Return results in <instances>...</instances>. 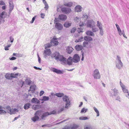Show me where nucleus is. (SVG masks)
Returning <instances> with one entry per match:
<instances>
[{"instance_id": "obj_1", "label": "nucleus", "mask_w": 129, "mask_h": 129, "mask_svg": "<svg viewBox=\"0 0 129 129\" xmlns=\"http://www.w3.org/2000/svg\"><path fill=\"white\" fill-rule=\"evenodd\" d=\"M51 56L52 58H55L56 60H59L62 64L64 65L66 64L67 63L69 65H71L73 62L72 57H70L66 60V58L60 55L58 52H55L52 54Z\"/></svg>"}, {"instance_id": "obj_2", "label": "nucleus", "mask_w": 129, "mask_h": 129, "mask_svg": "<svg viewBox=\"0 0 129 129\" xmlns=\"http://www.w3.org/2000/svg\"><path fill=\"white\" fill-rule=\"evenodd\" d=\"M62 99L63 101L66 102L65 108L66 109H68L71 104L70 101L68 97L66 95L63 96L62 98Z\"/></svg>"}, {"instance_id": "obj_3", "label": "nucleus", "mask_w": 129, "mask_h": 129, "mask_svg": "<svg viewBox=\"0 0 129 129\" xmlns=\"http://www.w3.org/2000/svg\"><path fill=\"white\" fill-rule=\"evenodd\" d=\"M93 76L95 79H99L101 77L100 74L98 70L96 69L94 71L93 73Z\"/></svg>"}, {"instance_id": "obj_4", "label": "nucleus", "mask_w": 129, "mask_h": 129, "mask_svg": "<svg viewBox=\"0 0 129 129\" xmlns=\"http://www.w3.org/2000/svg\"><path fill=\"white\" fill-rule=\"evenodd\" d=\"M86 25L87 27L91 28L95 25V22L92 20H88L86 24Z\"/></svg>"}, {"instance_id": "obj_5", "label": "nucleus", "mask_w": 129, "mask_h": 129, "mask_svg": "<svg viewBox=\"0 0 129 129\" xmlns=\"http://www.w3.org/2000/svg\"><path fill=\"white\" fill-rule=\"evenodd\" d=\"M80 57L77 54H75L72 58L73 62L76 63L80 61Z\"/></svg>"}, {"instance_id": "obj_6", "label": "nucleus", "mask_w": 129, "mask_h": 129, "mask_svg": "<svg viewBox=\"0 0 129 129\" xmlns=\"http://www.w3.org/2000/svg\"><path fill=\"white\" fill-rule=\"evenodd\" d=\"M61 11L66 14H68L71 11V8H70L64 7L62 8Z\"/></svg>"}, {"instance_id": "obj_7", "label": "nucleus", "mask_w": 129, "mask_h": 129, "mask_svg": "<svg viewBox=\"0 0 129 129\" xmlns=\"http://www.w3.org/2000/svg\"><path fill=\"white\" fill-rule=\"evenodd\" d=\"M51 53V52L49 49H46L44 51L43 55L44 57L46 58L47 57V56L49 55Z\"/></svg>"}, {"instance_id": "obj_8", "label": "nucleus", "mask_w": 129, "mask_h": 129, "mask_svg": "<svg viewBox=\"0 0 129 129\" xmlns=\"http://www.w3.org/2000/svg\"><path fill=\"white\" fill-rule=\"evenodd\" d=\"M58 41L57 39L55 38H53L51 40V43L52 46H56L58 43Z\"/></svg>"}, {"instance_id": "obj_9", "label": "nucleus", "mask_w": 129, "mask_h": 129, "mask_svg": "<svg viewBox=\"0 0 129 129\" xmlns=\"http://www.w3.org/2000/svg\"><path fill=\"white\" fill-rule=\"evenodd\" d=\"M110 96H116L118 93V90L115 88L112 89L110 92Z\"/></svg>"}, {"instance_id": "obj_10", "label": "nucleus", "mask_w": 129, "mask_h": 129, "mask_svg": "<svg viewBox=\"0 0 129 129\" xmlns=\"http://www.w3.org/2000/svg\"><path fill=\"white\" fill-rule=\"evenodd\" d=\"M55 27L58 30H61L63 28V26L61 24L56 22L55 24Z\"/></svg>"}, {"instance_id": "obj_11", "label": "nucleus", "mask_w": 129, "mask_h": 129, "mask_svg": "<svg viewBox=\"0 0 129 129\" xmlns=\"http://www.w3.org/2000/svg\"><path fill=\"white\" fill-rule=\"evenodd\" d=\"M51 70L52 71L58 74H63L62 71L54 68H51Z\"/></svg>"}, {"instance_id": "obj_12", "label": "nucleus", "mask_w": 129, "mask_h": 129, "mask_svg": "<svg viewBox=\"0 0 129 129\" xmlns=\"http://www.w3.org/2000/svg\"><path fill=\"white\" fill-rule=\"evenodd\" d=\"M116 67L118 69H120L123 66V64L122 62H116Z\"/></svg>"}, {"instance_id": "obj_13", "label": "nucleus", "mask_w": 129, "mask_h": 129, "mask_svg": "<svg viewBox=\"0 0 129 129\" xmlns=\"http://www.w3.org/2000/svg\"><path fill=\"white\" fill-rule=\"evenodd\" d=\"M55 95L58 97H61L63 95V94L62 93H58L55 94L53 93H51V95H49V96L51 97V96H54Z\"/></svg>"}, {"instance_id": "obj_14", "label": "nucleus", "mask_w": 129, "mask_h": 129, "mask_svg": "<svg viewBox=\"0 0 129 129\" xmlns=\"http://www.w3.org/2000/svg\"><path fill=\"white\" fill-rule=\"evenodd\" d=\"M58 18L60 20L64 21L66 19L67 17L66 15L61 14L59 15Z\"/></svg>"}, {"instance_id": "obj_15", "label": "nucleus", "mask_w": 129, "mask_h": 129, "mask_svg": "<svg viewBox=\"0 0 129 129\" xmlns=\"http://www.w3.org/2000/svg\"><path fill=\"white\" fill-rule=\"evenodd\" d=\"M75 11L77 12H80L82 10V7L80 5H77L75 8Z\"/></svg>"}, {"instance_id": "obj_16", "label": "nucleus", "mask_w": 129, "mask_h": 129, "mask_svg": "<svg viewBox=\"0 0 129 129\" xmlns=\"http://www.w3.org/2000/svg\"><path fill=\"white\" fill-rule=\"evenodd\" d=\"M76 50L77 51L81 50L83 48V47L82 46L80 45H77L75 47Z\"/></svg>"}, {"instance_id": "obj_17", "label": "nucleus", "mask_w": 129, "mask_h": 129, "mask_svg": "<svg viewBox=\"0 0 129 129\" xmlns=\"http://www.w3.org/2000/svg\"><path fill=\"white\" fill-rule=\"evenodd\" d=\"M3 107L1 106H0V114H5L6 113V112L3 110Z\"/></svg>"}, {"instance_id": "obj_18", "label": "nucleus", "mask_w": 129, "mask_h": 129, "mask_svg": "<svg viewBox=\"0 0 129 129\" xmlns=\"http://www.w3.org/2000/svg\"><path fill=\"white\" fill-rule=\"evenodd\" d=\"M86 34L89 36H94V34L91 31L88 30L86 32Z\"/></svg>"}, {"instance_id": "obj_19", "label": "nucleus", "mask_w": 129, "mask_h": 129, "mask_svg": "<svg viewBox=\"0 0 129 129\" xmlns=\"http://www.w3.org/2000/svg\"><path fill=\"white\" fill-rule=\"evenodd\" d=\"M92 28V31L93 33H95L98 31L99 30V28L96 27L95 25L91 28Z\"/></svg>"}, {"instance_id": "obj_20", "label": "nucleus", "mask_w": 129, "mask_h": 129, "mask_svg": "<svg viewBox=\"0 0 129 129\" xmlns=\"http://www.w3.org/2000/svg\"><path fill=\"white\" fill-rule=\"evenodd\" d=\"M31 102L32 103L36 104H39L40 102L39 101L35 98H33L31 100Z\"/></svg>"}, {"instance_id": "obj_21", "label": "nucleus", "mask_w": 129, "mask_h": 129, "mask_svg": "<svg viewBox=\"0 0 129 129\" xmlns=\"http://www.w3.org/2000/svg\"><path fill=\"white\" fill-rule=\"evenodd\" d=\"M50 115V113H49V112H47L43 114L42 115L41 118L42 119H44L45 117Z\"/></svg>"}, {"instance_id": "obj_22", "label": "nucleus", "mask_w": 129, "mask_h": 129, "mask_svg": "<svg viewBox=\"0 0 129 129\" xmlns=\"http://www.w3.org/2000/svg\"><path fill=\"white\" fill-rule=\"evenodd\" d=\"M41 106L40 105H33L32 107V108L34 110H37L40 108Z\"/></svg>"}, {"instance_id": "obj_23", "label": "nucleus", "mask_w": 129, "mask_h": 129, "mask_svg": "<svg viewBox=\"0 0 129 129\" xmlns=\"http://www.w3.org/2000/svg\"><path fill=\"white\" fill-rule=\"evenodd\" d=\"M39 119V117L37 115L31 118V120L34 122H35L38 120Z\"/></svg>"}, {"instance_id": "obj_24", "label": "nucleus", "mask_w": 129, "mask_h": 129, "mask_svg": "<svg viewBox=\"0 0 129 129\" xmlns=\"http://www.w3.org/2000/svg\"><path fill=\"white\" fill-rule=\"evenodd\" d=\"M96 25L99 28V29L103 28V25L101 22L99 21H97V24Z\"/></svg>"}, {"instance_id": "obj_25", "label": "nucleus", "mask_w": 129, "mask_h": 129, "mask_svg": "<svg viewBox=\"0 0 129 129\" xmlns=\"http://www.w3.org/2000/svg\"><path fill=\"white\" fill-rule=\"evenodd\" d=\"M64 5L65 6L71 7L73 5V3L71 2L65 3L64 4Z\"/></svg>"}, {"instance_id": "obj_26", "label": "nucleus", "mask_w": 129, "mask_h": 129, "mask_svg": "<svg viewBox=\"0 0 129 129\" xmlns=\"http://www.w3.org/2000/svg\"><path fill=\"white\" fill-rule=\"evenodd\" d=\"M84 39L85 40L87 41H91L92 40L91 37L88 36H85L84 37Z\"/></svg>"}, {"instance_id": "obj_27", "label": "nucleus", "mask_w": 129, "mask_h": 129, "mask_svg": "<svg viewBox=\"0 0 129 129\" xmlns=\"http://www.w3.org/2000/svg\"><path fill=\"white\" fill-rule=\"evenodd\" d=\"M7 109V111L8 113L11 115V113L12 112V109H11L10 107L9 106H7L6 107Z\"/></svg>"}, {"instance_id": "obj_28", "label": "nucleus", "mask_w": 129, "mask_h": 129, "mask_svg": "<svg viewBox=\"0 0 129 129\" xmlns=\"http://www.w3.org/2000/svg\"><path fill=\"white\" fill-rule=\"evenodd\" d=\"M6 78L9 79H12V75L11 74L8 73L6 74L5 75Z\"/></svg>"}, {"instance_id": "obj_29", "label": "nucleus", "mask_w": 129, "mask_h": 129, "mask_svg": "<svg viewBox=\"0 0 129 129\" xmlns=\"http://www.w3.org/2000/svg\"><path fill=\"white\" fill-rule=\"evenodd\" d=\"M67 51L68 53L70 54L71 53L73 50V48L71 47H69L67 49Z\"/></svg>"}, {"instance_id": "obj_30", "label": "nucleus", "mask_w": 129, "mask_h": 129, "mask_svg": "<svg viewBox=\"0 0 129 129\" xmlns=\"http://www.w3.org/2000/svg\"><path fill=\"white\" fill-rule=\"evenodd\" d=\"M71 23L68 22H66L64 24V26L66 27H68L71 25Z\"/></svg>"}, {"instance_id": "obj_31", "label": "nucleus", "mask_w": 129, "mask_h": 129, "mask_svg": "<svg viewBox=\"0 0 129 129\" xmlns=\"http://www.w3.org/2000/svg\"><path fill=\"white\" fill-rule=\"evenodd\" d=\"M30 105L31 104L30 103H26L24 105V108L25 110H27L29 108V107Z\"/></svg>"}, {"instance_id": "obj_32", "label": "nucleus", "mask_w": 129, "mask_h": 129, "mask_svg": "<svg viewBox=\"0 0 129 129\" xmlns=\"http://www.w3.org/2000/svg\"><path fill=\"white\" fill-rule=\"evenodd\" d=\"M10 9L13 10L14 8V6L12 2L10 1L9 2Z\"/></svg>"}, {"instance_id": "obj_33", "label": "nucleus", "mask_w": 129, "mask_h": 129, "mask_svg": "<svg viewBox=\"0 0 129 129\" xmlns=\"http://www.w3.org/2000/svg\"><path fill=\"white\" fill-rule=\"evenodd\" d=\"M6 15V12L5 11H3L1 14L0 17L1 18H5Z\"/></svg>"}, {"instance_id": "obj_34", "label": "nucleus", "mask_w": 129, "mask_h": 129, "mask_svg": "<svg viewBox=\"0 0 129 129\" xmlns=\"http://www.w3.org/2000/svg\"><path fill=\"white\" fill-rule=\"evenodd\" d=\"M49 98L48 96H44L43 97V99L41 100V101H46L48 100Z\"/></svg>"}, {"instance_id": "obj_35", "label": "nucleus", "mask_w": 129, "mask_h": 129, "mask_svg": "<svg viewBox=\"0 0 129 129\" xmlns=\"http://www.w3.org/2000/svg\"><path fill=\"white\" fill-rule=\"evenodd\" d=\"M11 75H12V78H17L19 76V73H17L15 74H14L13 73H11Z\"/></svg>"}, {"instance_id": "obj_36", "label": "nucleus", "mask_w": 129, "mask_h": 129, "mask_svg": "<svg viewBox=\"0 0 129 129\" xmlns=\"http://www.w3.org/2000/svg\"><path fill=\"white\" fill-rule=\"evenodd\" d=\"M36 87V86L35 85H31L30 86V90L31 91L35 90Z\"/></svg>"}, {"instance_id": "obj_37", "label": "nucleus", "mask_w": 129, "mask_h": 129, "mask_svg": "<svg viewBox=\"0 0 129 129\" xmlns=\"http://www.w3.org/2000/svg\"><path fill=\"white\" fill-rule=\"evenodd\" d=\"M74 19L76 22H78L81 20L80 17L77 16L74 17Z\"/></svg>"}, {"instance_id": "obj_38", "label": "nucleus", "mask_w": 129, "mask_h": 129, "mask_svg": "<svg viewBox=\"0 0 129 129\" xmlns=\"http://www.w3.org/2000/svg\"><path fill=\"white\" fill-rule=\"evenodd\" d=\"M93 109L95 112L96 113V116H99L100 115L97 109L95 107H93Z\"/></svg>"}, {"instance_id": "obj_39", "label": "nucleus", "mask_w": 129, "mask_h": 129, "mask_svg": "<svg viewBox=\"0 0 129 129\" xmlns=\"http://www.w3.org/2000/svg\"><path fill=\"white\" fill-rule=\"evenodd\" d=\"M12 112L11 113V114H15L16 112H18V110L16 108L14 109H12Z\"/></svg>"}, {"instance_id": "obj_40", "label": "nucleus", "mask_w": 129, "mask_h": 129, "mask_svg": "<svg viewBox=\"0 0 129 129\" xmlns=\"http://www.w3.org/2000/svg\"><path fill=\"white\" fill-rule=\"evenodd\" d=\"M120 85L122 88V90L126 88L125 86L121 82V80L120 81Z\"/></svg>"}, {"instance_id": "obj_41", "label": "nucleus", "mask_w": 129, "mask_h": 129, "mask_svg": "<svg viewBox=\"0 0 129 129\" xmlns=\"http://www.w3.org/2000/svg\"><path fill=\"white\" fill-rule=\"evenodd\" d=\"M121 57L119 55H117L116 59V62H119L121 61Z\"/></svg>"}, {"instance_id": "obj_42", "label": "nucleus", "mask_w": 129, "mask_h": 129, "mask_svg": "<svg viewBox=\"0 0 129 129\" xmlns=\"http://www.w3.org/2000/svg\"><path fill=\"white\" fill-rule=\"evenodd\" d=\"M88 16L86 13L84 14L82 16V18L84 19V20L86 21L88 19Z\"/></svg>"}, {"instance_id": "obj_43", "label": "nucleus", "mask_w": 129, "mask_h": 129, "mask_svg": "<svg viewBox=\"0 0 129 129\" xmlns=\"http://www.w3.org/2000/svg\"><path fill=\"white\" fill-rule=\"evenodd\" d=\"M88 42L87 41H84L83 42V46L87 48L88 47Z\"/></svg>"}, {"instance_id": "obj_44", "label": "nucleus", "mask_w": 129, "mask_h": 129, "mask_svg": "<svg viewBox=\"0 0 129 129\" xmlns=\"http://www.w3.org/2000/svg\"><path fill=\"white\" fill-rule=\"evenodd\" d=\"M79 119L80 120H87L89 119V118L87 117L81 116L79 118Z\"/></svg>"}, {"instance_id": "obj_45", "label": "nucleus", "mask_w": 129, "mask_h": 129, "mask_svg": "<svg viewBox=\"0 0 129 129\" xmlns=\"http://www.w3.org/2000/svg\"><path fill=\"white\" fill-rule=\"evenodd\" d=\"M88 110V109L87 108H83L81 110V113H85Z\"/></svg>"}, {"instance_id": "obj_46", "label": "nucleus", "mask_w": 129, "mask_h": 129, "mask_svg": "<svg viewBox=\"0 0 129 129\" xmlns=\"http://www.w3.org/2000/svg\"><path fill=\"white\" fill-rule=\"evenodd\" d=\"M83 37H81L80 38H79L78 40H76L75 42H81L83 40Z\"/></svg>"}, {"instance_id": "obj_47", "label": "nucleus", "mask_w": 129, "mask_h": 129, "mask_svg": "<svg viewBox=\"0 0 129 129\" xmlns=\"http://www.w3.org/2000/svg\"><path fill=\"white\" fill-rule=\"evenodd\" d=\"M51 46H52L51 44V43H50L46 44L45 45V48H49Z\"/></svg>"}, {"instance_id": "obj_48", "label": "nucleus", "mask_w": 129, "mask_h": 129, "mask_svg": "<svg viewBox=\"0 0 129 129\" xmlns=\"http://www.w3.org/2000/svg\"><path fill=\"white\" fill-rule=\"evenodd\" d=\"M25 82L28 85H29L30 84L31 81L29 79H27L26 80Z\"/></svg>"}, {"instance_id": "obj_49", "label": "nucleus", "mask_w": 129, "mask_h": 129, "mask_svg": "<svg viewBox=\"0 0 129 129\" xmlns=\"http://www.w3.org/2000/svg\"><path fill=\"white\" fill-rule=\"evenodd\" d=\"M100 30V34L101 36L103 35L104 32H103V28L99 29Z\"/></svg>"}, {"instance_id": "obj_50", "label": "nucleus", "mask_w": 129, "mask_h": 129, "mask_svg": "<svg viewBox=\"0 0 129 129\" xmlns=\"http://www.w3.org/2000/svg\"><path fill=\"white\" fill-rule=\"evenodd\" d=\"M64 107H63L62 108H59L58 110V113H59L61 112H62L63 111V110H64Z\"/></svg>"}, {"instance_id": "obj_51", "label": "nucleus", "mask_w": 129, "mask_h": 129, "mask_svg": "<svg viewBox=\"0 0 129 129\" xmlns=\"http://www.w3.org/2000/svg\"><path fill=\"white\" fill-rule=\"evenodd\" d=\"M78 126L76 124L73 125L72 126L70 127V129H75L77 128L78 127Z\"/></svg>"}, {"instance_id": "obj_52", "label": "nucleus", "mask_w": 129, "mask_h": 129, "mask_svg": "<svg viewBox=\"0 0 129 129\" xmlns=\"http://www.w3.org/2000/svg\"><path fill=\"white\" fill-rule=\"evenodd\" d=\"M84 129H91V127L90 125H86L84 126Z\"/></svg>"}, {"instance_id": "obj_53", "label": "nucleus", "mask_w": 129, "mask_h": 129, "mask_svg": "<svg viewBox=\"0 0 129 129\" xmlns=\"http://www.w3.org/2000/svg\"><path fill=\"white\" fill-rule=\"evenodd\" d=\"M85 25H86V24L85 23H84L81 22H80L79 23V25L80 27L84 26Z\"/></svg>"}, {"instance_id": "obj_54", "label": "nucleus", "mask_w": 129, "mask_h": 129, "mask_svg": "<svg viewBox=\"0 0 129 129\" xmlns=\"http://www.w3.org/2000/svg\"><path fill=\"white\" fill-rule=\"evenodd\" d=\"M41 113V112L40 111H37L35 114V115H38Z\"/></svg>"}, {"instance_id": "obj_55", "label": "nucleus", "mask_w": 129, "mask_h": 129, "mask_svg": "<svg viewBox=\"0 0 129 129\" xmlns=\"http://www.w3.org/2000/svg\"><path fill=\"white\" fill-rule=\"evenodd\" d=\"M36 16H35L33 18L31 21L30 22L31 23H32L34 22V21L36 18Z\"/></svg>"}, {"instance_id": "obj_56", "label": "nucleus", "mask_w": 129, "mask_h": 129, "mask_svg": "<svg viewBox=\"0 0 129 129\" xmlns=\"http://www.w3.org/2000/svg\"><path fill=\"white\" fill-rule=\"evenodd\" d=\"M22 54L20 53H17L16 57H21L22 56Z\"/></svg>"}, {"instance_id": "obj_57", "label": "nucleus", "mask_w": 129, "mask_h": 129, "mask_svg": "<svg viewBox=\"0 0 129 129\" xmlns=\"http://www.w3.org/2000/svg\"><path fill=\"white\" fill-rule=\"evenodd\" d=\"M77 31L79 33L82 32H83V29L80 28L78 29L77 30Z\"/></svg>"}, {"instance_id": "obj_58", "label": "nucleus", "mask_w": 129, "mask_h": 129, "mask_svg": "<svg viewBox=\"0 0 129 129\" xmlns=\"http://www.w3.org/2000/svg\"><path fill=\"white\" fill-rule=\"evenodd\" d=\"M14 39L13 38V37H12L11 36V37H10V42L11 43L13 42V41H14Z\"/></svg>"}, {"instance_id": "obj_59", "label": "nucleus", "mask_w": 129, "mask_h": 129, "mask_svg": "<svg viewBox=\"0 0 129 129\" xmlns=\"http://www.w3.org/2000/svg\"><path fill=\"white\" fill-rule=\"evenodd\" d=\"M122 91L124 93H127L128 91V90L126 88L123 90Z\"/></svg>"}, {"instance_id": "obj_60", "label": "nucleus", "mask_w": 129, "mask_h": 129, "mask_svg": "<svg viewBox=\"0 0 129 129\" xmlns=\"http://www.w3.org/2000/svg\"><path fill=\"white\" fill-rule=\"evenodd\" d=\"M44 92L43 91H41L40 93V96H41L42 95H43L44 94Z\"/></svg>"}, {"instance_id": "obj_61", "label": "nucleus", "mask_w": 129, "mask_h": 129, "mask_svg": "<svg viewBox=\"0 0 129 129\" xmlns=\"http://www.w3.org/2000/svg\"><path fill=\"white\" fill-rule=\"evenodd\" d=\"M76 29L75 28H72L71 30V32L72 33L74 32Z\"/></svg>"}, {"instance_id": "obj_62", "label": "nucleus", "mask_w": 129, "mask_h": 129, "mask_svg": "<svg viewBox=\"0 0 129 129\" xmlns=\"http://www.w3.org/2000/svg\"><path fill=\"white\" fill-rule=\"evenodd\" d=\"M49 113H50V115L52 114H55L56 113V112L54 110H53L51 112Z\"/></svg>"}, {"instance_id": "obj_63", "label": "nucleus", "mask_w": 129, "mask_h": 129, "mask_svg": "<svg viewBox=\"0 0 129 129\" xmlns=\"http://www.w3.org/2000/svg\"><path fill=\"white\" fill-rule=\"evenodd\" d=\"M45 7H44L45 9L46 10H47L48 8V4H46V5H45Z\"/></svg>"}, {"instance_id": "obj_64", "label": "nucleus", "mask_w": 129, "mask_h": 129, "mask_svg": "<svg viewBox=\"0 0 129 129\" xmlns=\"http://www.w3.org/2000/svg\"><path fill=\"white\" fill-rule=\"evenodd\" d=\"M62 129H70V127L66 126Z\"/></svg>"}]
</instances>
